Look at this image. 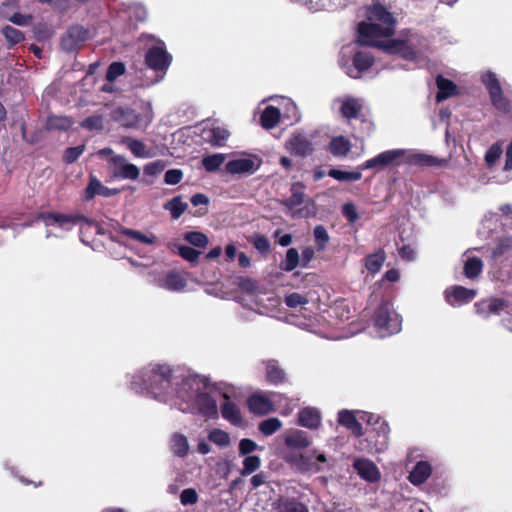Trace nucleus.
<instances>
[{
  "instance_id": "nucleus-52",
  "label": "nucleus",
  "mask_w": 512,
  "mask_h": 512,
  "mask_svg": "<svg viewBox=\"0 0 512 512\" xmlns=\"http://www.w3.org/2000/svg\"><path fill=\"white\" fill-rule=\"evenodd\" d=\"M297 402L293 399H288L285 395L282 394V398H276L275 407L277 406L280 410V413L284 416L290 415L294 408L296 407Z\"/></svg>"
},
{
  "instance_id": "nucleus-59",
  "label": "nucleus",
  "mask_w": 512,
  "mask_h": 512,
  "mask_svg": "<svg viewBox=\"0 0 512 512\" xmlns=\"http://www.w3.org/2000/svg\"><path fill=\"white\" fill-rule=\"evenodd\" d=\"M198 501V494L194 488L184 489L180 494V502L182 505H193Z\"/></svg>"
},
{
  "instance_id": "nucleus-16",
  "label": "nucleus",
  "mask_w": 512,
  "mask_h": 512,
  "mask_svg": "<svg viewBox=\"0 0 512 512\" xmlns=\"http://www.w3.org/2000/svg\"><path fill=\"white\" fill-rule=\"evenodd\" d=\"M353 468L363 480L370 483L379 481L381 477L378 467L369 459H355L353 462Z\"/></svg>"
},
{
  "instance_id": "nucleus-36",
  "label": "nucleus",
  "mask_w": 512,
  "mask_h": 512,
  "mask_svg": "<svg viewBox=\"0 0 512 512\" xmlns=\"http://www.w3.org/2000/svg\"><path fill=\"white\" fill-rule=\"evenodd\" d=\"M170 447L175 455L184 457L189 451L187 437L181 433H174L171 436Z\"/></svg>"
},
{
  "instance_id": "nucleus-47",
  "label": "nucleus",
  "mask_w": 512,
  "mask_h": 512,
  "mask_svg": "<svg viewBox=\"0 0 512 512\" xmlns=\"http://www.w3.org/2000/svg\"><path fill=\"white\" fill-rule=\"evenodd\" d=\"M164 208L171 212L173 219H178L187 209V204L182 202L180 198L176 197L167 202Z\"/></svg>"
},
{
  "instance_id": "nucleus-27",
  "label": "nucleus",
  "mask_w": 512,
  "mask_h": 512,
  "mask_svg": "<svg viewBox=\"0 0 512 512\" xmlns=\"http://www.w3.org/2000/svg\"><path fill=\"white\" fill-rule=\"evenodd\" d=\"M352 145L349 139L345 136H335L330 140L327 151L335 157H345L351 150Z\"/></svg>"
},
{
  "instance_id": "nucleus-32",
  "label": "nucleus",
  "mask_w": 512,
  "mask_h": 512,
  "mask_svg": "<svg viewBox=\"0 0 512 512\" xmlns=\"http://www.w3.org/2000/svg\"><path fill=\"white\" fill-rule=\"evenodd\" d=\"M375 62L374 56L368 51H358L352 58V63L358 73L370 69Z\"/></svg>"
},
{
  "instance_id": "nucleus-34",
  "label": "nucleus",
  "mask_w": 512,
  "mask_h": 512,
  "mask_svg": "<svg viewBox=\"0 0 512 512\" xmlns=\"http://www.w3.org/2000/svg\"><path fill=\"white\" fill-rule=\"evenodd\" d=\"M122 143L131 151L135 157L150 158L152 156L146 145L137 139L125 137L122 139Z\"/></svg>"
},
{
  "instance_id": "nucleus-35",
  "label": "nucleus",
  "mask_w": 512,
  "mask_h": 512,
  "mask_svg": "<svg viewBox=\"0 0 512 512\" xmlns=\"http://www.w3.org/2000/svg\"><path fill=\"white\" fill-rule=\"evenodd\" d=\"M408 162L417 166L434 167L441 166L445 161L432 155L415 153L409 156Z\"/></svg>"
},
{
  "instance_id": "nucleus-3",
  "label": "nucleus",
  "mask_w": 512,
  "mask_h": 512,
  "mask_svg": "<svg viewBox=\"0 0 512 512\" xmlns=\"http://www.w3.org/2000/svg\"><path fill=\"white\" fill-rule=\"evenodd\" d=\"M358 42L361 45L381 47L382 44L378 42L380 38L392 36L395 31L391 27H385L374 21H362L358 24Z\"/></svg>"
},
{
  "instance_id": "nucleus-37",
  "label": "nucleus",
  "mask_w": 512,
  "mask_h": 512,
  "mask_svg": "<svg viewBox=\"0 0 512 512\" xmlns=\"http://www.w3.org/2000/svg\"><path fill=\"white\" fill-rule=\"evenodd\" d=\"M483 270V262L479 257H469L463 267V274L468 279L479 277Z\"/></svg>"
},
{
  "instance_id": "nucleus-53",
  "label": "nucleus",
  "mask_w": 512,
  "mask_h": 512,
  "mask_svg": "<svg viewBox=\"0 0 512 512\" xmlns=\"http://www.w3.org/2000/svg\"><path fill=\"white\" fill-rule=\"evenodd\" d=\"M2 33L10 45L18 44L24 39V35L20 30L9 25L2 28Z\"/></svg>"
},
{
  "instance_id": "nucleus-44",
  "label": "nucleus",
  "mask_w": 512,
  "mask_h": 512,
  "mask_svg": "<svg viewBox=\"0 0 512 512\" xmlns=\"http://www.w3.org/2000/svg\"><path fill=\"white\" fill-rule=\"evenodd\" d=\"M169 248L172 250V251H177L178 254L184 258L185 260L189 261V262H196L199 255H200V252H198L197 250L189 247V246H184V245H178V244H174V243H169Z\"/></svg>"
},
{
  "instance_id": "nucleus-51",
  "label": "nucleus",
  "mask_w": 512,
  "mask_h": 512,
  "mask_svg": "<svg viewBox=\"0 0 512 512\" xmlns=\"http://www.w3.org/2000/svg\"><path fill=\"white\" fill-rule=\"evenodd\" d=\"M208 438L211 442L221 447H226L230 444V436L227 432L220 429H213L209 432Z\"/></svg>"
},
{
  "instance_id": "nucleus-12",
  "label": "nucleus",
  "mask_w": 512,
  "mask_h": 512,
  "mask_svg": "<svg viewBox=\"0 0 512 512\" xmlns=\"http://www.w3.org/2000/svg\"><path fill=\"white\" fill-rule=\"evenodd\" d=\"M477 294L475 289L461 285H454L445 290V300L451 306L463 305L471 302Z\"/></svg>"
},
{
  "instance_id": "nucleus-60",
  "label": "nucleus",
  "mask_w": 512,
  "mask_h": 512,
  "mask_svg": "<svg viewBox=\"0 0 512 512\" xmlns=\"http://www.w3.org/2000/svg\"><path fill=\"white\" fill-rule=\"evenodd\" d=\"M342 214L350 224H353L359 218L356 207L353 203H345L342 206Z\"/></svg>"
},
{
  "instance_id": "nucleus-57",
  "label": "nucleus",
  "mask_w": 512,
  "mask_h": 512,
  "mask_svg": "<svg viewBox=\"0 0 512 512\" xmlns=\"http://www.w3.org/2000/svg\"><path fill=\"white\" fill-rule=\"evenodd\" d=\"M281 106L285 117L295 121L299 119L297 106L290 99L282 98Z\"/></svg>"
},
{
  "instance_id": "nucleus-48",
  "label": "nucleus",
  "mask_w": 512,
  "mask_h": 512,
  "mask_svg": "<svg viewBox=\"0 0 512 512\" xmlns=\"http://www.w3.org/2000/svg\"><path fill=\"white\" fill-rule=\"evenodd\" d=\"M375 424H379V431L378 436L382 439L380 441H377L375 444V450L376 452H382L384 449L387 448L388 445V433H389V427L388 424L384 421L379 423V419L375 421Z\"/></svg>"
},
{
  "instance_id": "nucleus-6",
  "label": "nucleus",
  "mask_w": 512,
  "mask_h": 512,
  "mask_svg": "<svg viewBox=\"0 0 512 512\" xmlns=\"http://www.w3.org/2000/svg\"><path fill=\"white\" fill-rule=\"evenodd\" d=\"M276 398H282V394L277 392L256 391L248 397L247 407L254 415H268L275 411Z\"/></svg>"
},
{
  "instance_id": "nucleus-43",
  "label": "nucleus",
  "mask_w": 512,
  "mask_h": 512,
  "mask_svg": "<svg viewBox=\"0 0 512 512\" xmlns=\"http://www.w3.org/2000/svg\"><path fill=\"white\" fill-rule=\"evenodd\" d=\"M512 251V236H507L499 239L496 247L492 251V257L498 260L507 257Z\"/></svg>"
},
{
  "instance_id": "nucleus-4",
  "label": "nucleus",
  "mask_w": 512,
  "mask_h": 512,
  "mask_svg": "<svg viewBox=\"0 0 512 512\" xmlns=\"http://www.w3.org/2000/svg\"><path fill=\"white\" fill-rule=\"evenodd\" d=\"M374 324L384 335H392L400 331L401 319L387 301L382 302L374 313Z\"/></svg>"
},
{
  "instance_id": "nucleus-54",
  "label": "nucleus",
  "mask_w": 512,
  "mask_h": 512,
  "mask_svg": "<svg viewBox=\"0 0 512 512\" xmlns=\"http://www.w3.org/2000/svg\"><path fill=\"white\" fill-rule=\"evenodd\" d=\"M299 262V254L296 249L290 248L286 253L285 260L281 263V268L285 271H292Z\"/></svg>"
},
{
  "instance_id": "nucleus-17",
  "label": "nucleus",
  "mask_w": 512,
  "mask_h": 512,
  "mask_svg": "<svg viewBox=\"0 0 512 512\" xmlns=\"http://www.w3.org/2000/svg\"><path fill=\"white\" fill-rule=\"evenodd\" d=\"M367 19L369 21H374L379 24H382L385 27H391L392 29L395 30L396 19L394 18L392 13L388 11V9L379 2L374 3L371 7L368 8Z\"/></svg>"
},
{
  "instance_id": "nucleus-46",
  "label": "nucleus",
  "mask_w": 512,
  "mask_h": 512,
  "mask_svg": "<svg viewBox=\"0 0 512 512\" xmlns=\"http://www.w3.org/2000/svg\"><path fill=\"white\" fill-rule=\"evenodd\" d=\"M276 509L277 512H308L301 503L287 499L279 500Z\"/></svg>"
},
{
  "instance_id": "nucleus-49",
  "label": "nucleus",
  "mask_w": 512,
  "mask_h": 512,
  "mask_svg": "<svg viewBox=\"0 0 512 512\" xmlns=\"http://www.w3.org/2000/svg\"><path fill=\"white\" fill-rule=\"evenodd\" d=\"M72 124V120L66 116H51L47 120V127L49 129L66 130Z\"/></svg>"
},
{
  "instance_id": "nucleus-21",
  "label": "nucleus",
  "mask_w": 512,
  "mask_h": 512,
  "mask_svg": "<svg viewBox=\"0 0 512 512\" xmlns=\"http://www.w3.org/2000/svg\"><path fill=\"white\" fill-rule=\"evenodd\" d=\"M435 83L438 89L436 93L437 103L443 102L452 96L458 95L459 93L457 85L452 80L445 78L443 75H437Z\"/></svg>"
},
{
  "instance_id": "nucleus-23",
  "label": "nucleus",
  "mask_w": 512,
  "mask_h": 512,
  "mask_svg": "<svg viewBox=\"0 0 512 512\" xmlns=\"http://www.w3.org/2000/svg\"><path fill=\"white\" fill-rule=\"evenodd\" d=\"M117 193V189L108 188L104 186L95 176H91L89 179V183L85 189L84 198L86 200H91L96 195L111 197Z\"/></svg>"
},
{
  "instance_id": "nucleus-13",
  "label": "nucleus",
  "mask_w": 512,
  "mask_h": 512,
  "mask_svg": "<svg viewBox=\"0 0 512 512\" xmlns=\"http://www.w3.org/2000/svg\"><path fill=\"white\" fill-rule=\"evenodd\" d=\"M40 218L46 226H55L64 231L71 230L80 220H85L84 217L66 215L60 213L42 214Z\"/></svg>"
},
{
  "instance_id": "nucleus-26",
  "label": "nucleus",
  "mask_w": 512,
  "mask_h": 512,
  "mask_svg": "<svg viewBox=\"0 0 512 512\" xmlns=\"http://www.w3.org/2000/svg\"><path fill=\"white\" fill-rule=\"evenodd\" d=\"M229 137V132L220 126L205 128L202 138L213 146H223Z\"/></svg>"
},
{
  "instance_id": "nucleus-25",
  "label": "nucleus",
  "mask_w": 512,
  "mask_h": 512,
  "mask_svg": "<svg viewBox=\"0 0 512 512\" xmlns=\"http://www.w3.org/2000/svg\"><path fill=\"white\" fill-rule=\"evenodd\" d=\"M225 401L221 405V414L231 424L239 426L242 424V415L239 406L224 394Z\"/></svg>"
},
{
  "instance_id": "nucleus-58",
  "label": "nucleus",
  "mask_w": 512,
  "mask_h": 512,
  "mask_svg": "<svg viewBox=\"0 0 512 512\" xmlns=\"http://www.w3.org/2000/svg\"><path fill=\"white\" fill-rule=\"evenodd\" d=\"M81 126L90 131H98L103 129V119L99 115H93L85 119L81 123Z\"/></svg>"
},
{
  "instance_id": "nucleus-61",
  "label": "nucleus",
  "mask_w": 512,
  "mask_h": 512,
  "mask_svg": "<svg viewBox=\"0 0 512 512\" xmlns=\"http://www.w3.org/2000/svg\"><path fill=\"white\" fill-rule=\"evenodd\" d=\"M3 15L5 18H7L12 23L19 25V26H27L31 22V16L30 15H24L21 13H14L13 15H9L5 11H3Z\"/></svg>"
},
{
  "instance_id": "nucleus-15",
  "label": "nucleus",
  "mask_w": 512,
  "mask_h": 512,
  "mask_svg": "<svg viewBox=\"0 0 512 512\" xmlns=\"http://www.w3.org/2000/svg\"><path fill=\"white\" fill-rule=\"evenodd\" d=\"M311 442V439L302 430L290 429L284 434V443L291 450L290 453L303 451L310 446Z\"/></svg>"
},
{
  "instance_id": "nucleus-8",
  "label": "nucleus",
  "mask_w": 512,
  "mask_h": 512,
  "mask_svg": "<svg viewBox=\"0 0 512 512\" xmlns=\"http://www.w3.org/2000/svg\"><path fill=\"white\" fill-rule=\"evenodd\" d=\"M404 155V151L401 149H393L384 151L377 156L366 160L365 162L358 165L359 170L378 169L382 170L388 166L398 165L399 160Z\"/></svg>"
},
{
  "instance_id": "nucleus-9",
  "label": "nucleus",
  "mask_w": 512,
  "mask_h": 512,
  "mask_svg": "<svg viewBox=\"0 0 512 512\" xmlns=\"http://www.w3.org/2000/svg\"><path fill=\"white\" fill-rule=\"evenodd\" d=\"M110 167L114 177L119 179L136 180L140 176V169L127 162L121 155H112L109 159Z\"/></svg>"
},
{
  "instance_id": "nucleus-64",
  "label": "nucleus",
  "mask_w": 512,
  "mask_h": 512,
  "mask_svg": "<svg viewBox=\"0 0 512 512\" xmlns=\"http://www.w3.org/2000/svg\"><path fill=\"white\" fill-rule=\"evenodd\" d=\"M397 250L400 258L404 261H413L415 259V250L410 244H403L399 246V243H396Z\"/></svg>"
},
{
  "instance_id": "nucleus-5",
  "label": "nucleus",
  "mask_w": 512,
  "mask_h": 512,
  "mask_svg": "<svg viewBox=\"0 0 512 512\" xmlns=\"http://www.w3.org/2000/svg\"><path fill=\"white\" fill-rule=\"evenodd\" d=\"M482 83L489 93L492 105L500 112L507 114L511 111V102L503 94L500 82L494 72L488 71L481 77Z\"/></svg>"
},
{
  "instance_id": "nucleus-41",
  "label": "nucleus",
  "mask_w": 512,
  "mask_h": 512,
  "mask_svg": "<svg viewBox=\"0 0 512 512\" xmlns=\"http://www.w3.org/2000/svg\"><path fill=\"white\" fill-rule=\"evenodd\" d=\"M225 160L226 155L223 153L211 154L202 158V165L207 172H216L224 164Z\"/></svg>"
},
{
  "instance_id": "nucleus-20",
  "label": "nucleus",
  "mask_w": 512,
  "mask_h": 512,
  "mask_svg": "<svg viewBox=\"0 0 512 512\" xmlns=\"http://www.w3.org/2000/svg\"><path fill=\"white\" fill-rule=\"evenodd\" d=\"M156 284L169 291L178 292L185 288L186 280L178 273L169 272L155 278Z\"/></svg>"
},
{
  "instance_id": "nucleus-11",
  "label": "nucleus",
  "mask_w": 512,
  "mask_h": 512,
  "mask_svg": "<svg viewBox=\"0 0 512 512\" xmlns=\"http://www.w3.org/2000/svg\"><path fill=\"white\" fill-rule=\"evenodd\" d=\"M261 161L256 156L240 157L226 163L225 169L229 174H252L260 168Z\"/></svg>"
},
{
  "instance_id": "nucleus-62",
  "label": "nucleus",
  "mask_w": 512,
  "mask_h": 512,
  "mask_svg": "<svg viewBox=\"0 0 512 512\" xmlns=\"http://www.w3.org/2000/svg\"><path fill=\"white\" fill-rule=\"evenodd\" d=\"M399 56L407 61H415L418 57V53L413 46L409 45L408 42L404 40L403 47L399 50Z\"/></svg>"
},
{
  "instance_id": "nucleus-19",
  "label": "nucleus",
  "mask_w": 512,
  "mask_h": 512,
  "mask_svg": "<svg viewBox=\"0 0 512 512\" xmlns=\"http://www.w3.org/2000/svg\"><path fill=\"white\" fill-rule=\"evenodd\" d=\"M171 57L162 47H154L147 52L146 63L155 71H163L170 64Z\"/></svg>"
},
{
  "instance_id": "nucleus-18",
  "label": "nucleus",
  "mask_w": 512,
  "mask_h": 512,
  "mask_svg": "<svg viewBox=\"0 0 512 512\" xmlns=\"http://www.w3.org/2000/svg\"><path fill=\"white\" fill-rule=\"evenodd\" d=\"M286 462L301 471H307L320 460V455H312L307 452L300 451L298 453H288L284 456Z\"/></svg>"
},
{
  "instance_id": "nucleus-33",
  "label": "nucleus",
  "mask_w": 512,
  "mask_h": 512,
  "mask_svg": "<svg viewBox=\"0 0 512 512\" xmlns=\"http://www.w3.org/2000/svg\"><path fill=\"white\" fill-rule=\"evenodd\" d=\"M281 111L274 106H267L261 114L260 122L263 128L269 130L274 128L280 120Z\"/></svg>"
},
{
  "instance_id": "nucleus-10",
  "label": "nucleus",
  "mask_w": 512,
  "mask_h": 512,
  "mask_svg": "<svg viewBox=\"0 0 512 512\" xmlns=\"http://www.w3.org/2000/svg\"><path fill=\"white\" fill-rule=\"evenodd\" d=\"M509 307V301L498 297L481 299L474 304L476 314L484 319L492 315H499Z\"/></svg>"
},
{
  "instance_id": "nucleus-31",
  "label": "nucleus",
  "mask_w": 512,
  "mask_h": 512,
  "mask_svg": "<svg viewBox=\"0 0 512 512\" xmlns=\"http://www.w3.org/2000/svg\"><path fill=\"white\" fill-rule=\"evenodd\" d=\"M362 111V105L355 98H346L340 107L342 116L348 120L359 118Z\"/></svg>"
},
{
  "instance_id": "nucleus-39",
  "label": "nucleus",
  "mask_w": 512,
  "mask_h": 512,
  "mask_svg": "<svg viewBox=\"0 0 512 512\" xmlns=\"http://www.w3.org/2000/svg\"><path fill=\"white\" fill-rule=\"evenodd\" d=\"M121 233L130 239L147 245H153L157 243V237L153 233H142L140 231L128 228H123Z\"/></svg>"
},
{
  "instance_id": "nucleus-55",
  "label": "nucleus",
  "mask_w": 512,
  "mask_h": 512,
  "mask_svg": "<svg viewBox=\"0 0 512 512\" xmlns=\"http://www.w3.org/2000/svg\"><path fill=\"white\" fill-rule=\"evenodd\" d=\"M185 240L196 247H206L209 240L208 237L201 232H188L185 234Z\"/></svg>"
},
{
  "instance_id": "nucleus-1",
  "label": "nucleus",
  "mask_w": 512,
  "mask_h": 512,
  "mask_svg": "<svg viewBox=\"0 0 512 512\" xmlns=\"http://www.w3.org/2000/svg\"><path fill=\"white\" fill-rule=\"evenodd\" d=\"M132 388L146 392L158 401L175 405L182 412L193 413L207 419L218 416L212 388L200 377L179 380L171 376L168 366L151 364L132 381Z\"/></svg>"
},
{
  "instance_id": "nucleus-28",
  "label": "nucleus",
  "mask_w": 512,
  "mask_h": 512,
  "mask_svg": "<svg viewBox=\"0 0 512 512\" xmlns=\"http://www.w3.org/2000/svg\"><path fill=\"white\" fill-rule=\"evenodd\" d=\"M431 473V465L426 461H420L409 473L408 480L414 485H421L430 477Z\"/></svg>"
},
{
  "instance_id": "nucleus-29",
  "label": "nucleus",
  "mask_w": 512,
  "mask_h": 512,
  "mask_svg": "<svg viewBox=\"0 0 512 512\" xmlns=\"http://www.w3.org/2000/svg\"><path fill=\"white\" fill-rule=\"evenodd\" d=\"M320 422L318 410L311 407H305L298 413V424L306 428H316Z\"/></svg>"
},
{
  "instance_id": "nucleus-2",
  "label": "nucleus",
  "mask_w": 512,
  "mask_h": 512,
  "mask_svg": "<svg viewBox=\"0 0 512 512\" xmlns=\"http://www.w3.org/2000/svg\"><path fill=\"white\" fill-rule=\"evenodd\" d=\"M140 111L129 108H118L114 111V118L127 128H146L153 120V109L150 103L142 102Z\"/></svg>"
},
{
  "instance_id": "nucleus-24",
  "label": "nucleus",
  "mask_w": 512,
  "mask_h": 512,
  "mask_svg": "<svg viewBox=\"0 0 512 512\" xmlns=\"http://www.w3.org/2000/svg\"><path fill=\"white\" fill-rule=\"evenodd\" d=\"M88 38V31L81 26L71 27L62 40V46L66 50L75 49Z\"/></svg>"
},
{
  "instance_id": "nucleus-42",
  "label": "nucleus",
  "mask_w": 512,
  "mask_h": 512,
  "mask_svg": "<svg viewBox=\"0 0 512 512\" xmlns=\"http://www.w3.org/2000/svg\"><path fill=\"white\" fill-rule=\"evenodd\" d=\"M291 197L287 200L282 201V204L290 209H293L301 205L304 201L303 186L300 183H294L291 187Z\"/></svg>"
},
{
  "instance_id": "nucleus-56",
  "label": "nucleus",
  "mask_w": 512,
  "mask_h": 512,
  "mask_svg": "<svg viewBox=\"0 0 512 512\" xmlns=\"http://www.w3.org/2000/svg\"><path fill=\"white\" fill-rule=\"evenodd\" d=\"M502 154V147L495 143L489 147L485 153V162L489 167H492Z\"/></svg>"
},
{
  "instance_id": "nucleus-38",
  "label": "nucleus",
  "mask_w": 512,
  "mask_h": 512,
  "mask_svg": "<svg viewBox=\"0 0 512 512\" xmlns=\"http://www.w3.org/2000/svg\"><path fill=\"white\" fill-rule=\"evenodd\" d=\"M362 170L358 171H342L340 169L332 168L327 172V175L340 182H354L362 178Z\"/></svg>"
},
{
  "instance_id": "nucleus-7",
  "label": "nucleus",
  "mask_w": 512,
  "mask_h": 512,
  "mask_svg": "<svg viewBox=\"0 0 512 512\" xmlns=\"http://www.w3.org/2000/svg\"><path fill=\"white\" fill-rule=\"evenodd\" d=\"M351 317V311L345 299L338 298L333 301L332 305H328L326 309H322V322L328 326L338 328Z\"/></svg>"
},
{
  "instance_id": "nucleus-45",
  "label": "nucleus",
  "mask_w": 512,
  "mask_h": 512,
  "mask_svg": "<svg viewBox=\"0 0 512 512\" xmlns=\"http://www.w3.org/2000/svg\"><path fill=\"white\" fill-rule=\"evenodd\" d=\"M268 381L277 384L283 382L285 373L281 370L275 361H269L266 367Z\"/></svg>"
},
{
  "instance_id": "nucleus-22",
  "label": "nucleus",
  "mask_w": 512,
  "mask_h": 512,
  "mask_svg": "<svg viewBox=\"0 0 512 512\" xmlns=\"http://www.w3.org/2000/svg\"><path fill=\"white\" fill-rule=\"evenodd\" d=\"M338 423L349 430L357 438L363 436L364 434L362 424L358 421L353 411H339Z\"/></svg>"
},
{
  "instance_id": "nucleus-63",
  "label": "nucleus",
  "mask_w": 512,
  "mask_h": 512,
  "mask_svg": "<svg viewBox=\"0 0 512 512\" xmlns=\"http://www.w3.org/2000/svg\"><path fill=\"white\" fill-rule=\"evenodd\" d=\"M125 72V67L120 62H113L106 73V78L108 81H113L120 75H122Z\"/></svg>"
},
{
  "instance_id": "nucleus-50",
  "label": "nucleus",
  "mask_w": 512,
  "mask_h": 512,
  "mask_svg": "<svg viewBox=\"0 0 512 512\" xmlns=\"http://www.w3.org/2000/svg\"><path fill=\"white\" fill-rule=\"evenodd\" d=\"M261 466V459L259 456L252 455L246 456L243 460V469L241 470V474L246 476L250 475L256 470H258Z\"/></svg>"
},
{
  "instance_id": "nucleus-40",
  "label": "nucleus",
  "mask_w": 512,
  "mask_h": 512,
  "mask_svg": "<svg viewBox=\"0 0 512 512\" xmlns=\"http://www.w3.org/2000/svg\"><path fill=\"white\" fill-rule=\"evenodd\" d=\"M282 421L276 417L267 418L258 424V430L263 436H271L282 428Z\"/></svg>"
},
{
  "instance_id": "nucleus-14",
  "label": "nucleus",
  "mask_w": 512,
  "mask_h": 512,
  "mask_svg": "<svg viewBox=\"0 0 512 512\" xmlns=\"http://www.w3.org/2000/svg\"><path fill=\"white\" fill-rule=\"evenodd\" d=\"M285 147L291 154L300 157H305L313 151V146L308 136L300 132L293 134L286 142Z\"/></svg>"
},
{
  "instance_id": "nucleus-30",
  "label": "nucleus",
  "mask_w": 512,
  "mask_h": 512,
  "mask_svg": "<svg viewBox=\"0 0 512 512\" xmlns=\"http://www.w3.org/2000/svg\"><path fill=\"white\" fill-rule=\"evenodd\" d=\"M386 260V253L382 248H379L374 253L368 254L364 259L365 268L371 273L376 274L380 271Z\"/></svg>"
}]
</instances>
